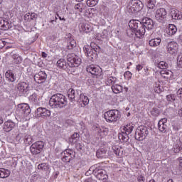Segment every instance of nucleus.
Here are the masks:
<instances>
[{"label":"nucleus","mask_w":182,"mask_h":182,"mask_svg":"<svg viewBox=\"0 0 182 182\" xmlns=\"http://www.w3.org/2000/svg\"><path fill=\"white\" fill-rule=\"evenodd\" d=\"M30 100H31V102L33 103H38V95L36 93L33 94L31 96H30Z\"/></svg>","instance_id":"nucleus-48"},{"label":"nucleus","mask_w":182,"mask_h":182,"mask_svg":"<svg viewBox=\"0 0 182 182\" xmlns=\"http://www.w3.org/2000/svg\"><path fill=\"white\" fill-rule=\"evenodd\" d=\"M73 159H75V155H73L72 156H63L61 160L64 163H70V161L73 160Z\"/></svg>","instance_id":"nucleus-44"},{"label":"nucleus","mask_w":182,"mask_h":182,"mask_svg":"<svg viewBox=\"0 0 182 182\" xmlns=\"http://www.w3.org/2000/svg\"><path fill=\"white\" fill-rule=\"evenodd\" d=\"M114 80H116V77H110L109 78H108V83L111 85H114Z\"/></svg>","instance_id":"nucleus-54"},{"label":"nucleus","mask_w":182,"mask_h":182,"mask_svg":"<svg viewBox=\"0 0 182 182\" xmlns=\"http://www.w3.org/2000/svg\"><path fill=\"white\" fill-rule=\"evenodd\" d=\"M14 63L16 65H19V63H22V57L20 56L19 54H13L11 55Z\"/></svg>","instance_id":"nucleus-34"},{"label":"nucleus","mask_w":182,"mask_h":182,"mask_svg":"<svg viewBox=\"0 0 182 182\" xmlns=\"http://www.w3.org/2000/svg\"><path fill=\"white\" fill-rule=\"evenodd\" d=\"M9 176H11V171L4 168H0V178H6Z\"/></svg>","instance_id":"nucleus-29"},{"label":"nucleus","mask_w":182,"mask_h":182,"mask_svg":"<svg viewBox=\"0 0 182 182\" xmlns=\"http://www.w3.org/2000/svg\"><path fill=\"white\" fill-rule=\"evenodd\" d=\"M11 28V23L7 18L0 17V29L1 31H8Z\"/></svg>","instance_id":"nucleus-19"},{"label":"nucleus","mask_w":182,"mask_h":182,"mask_svg":"<svg viewBox=\"0 0 182 182\" xmlns=\"http://www.w3.org/2000/svg\"><path fill=\"white\" fill-rule=\"evenodd\" d=\"M176 32L177 27L174 26V24H169L166 29V33L169 35V36H173V35H176Z\"/></svg>","instance_id":"nucleus-26"},{"label":"nucleus","mask_w":182,"mask_h":182,"mask_svg":"<svg viewBox=\"0 0 182 182\" xmlns=\"http://www.w3.org/2000/svg\"><path fill=\"white\" fill-rule=\"evenodd\" d=\"M5 77L6 79H8L9 82H15V80H16V77L11 70L6 71L5 73Z\"/></svg>","instance_id":"nucleus-28"},{"label":"nucleus","mask_w":182,"mask_h":182,"mask_svg":"<svg viewBox=\"0 0 182 182\" xmlns=\"http://www.w3.org/2000/svg\"><path fill=\"white\" fill-rule=\"evenodd\" d=\"M178 114L181 117H182V108L178 110Z\"/></svg>","instance_id":"nucleus-64"},{"label":"nucleus","mask_w":182,"mask_h":182,"mask_svg":"<svg viewBox=\"0 0 182 182\" xmlns=\"http://www.w3.org/2000/svg\"><path fill=\"white\" fill-rule=\"evenodd\" d=\"M141 69H143V65H141L140 64L136 65V70H137L138 72H140V70H141Z\"/></svg>","instance_id":"nucleus-58"},{"label":"nucleus","mask_w":182,"mask_h":182,"mask_svg":"<svg viewBox=\"0 0 182 182\" xmlns=\"http://www.w3.org/2000/svg\"><path fill=\"white\" fill-rule=\"evenodd\" d=\"M80 95H82V91L77 90L75 91L73 88H70L68 92V97L70 102V103H73V102H77L79 97H80Z\"/></svg>","instance_id":"nucleus-11"},{"label":"nucleus","mask_w":182,"mask_h":182,"mask_svg":"<svg viewBox=\"0 0 182 182\" xmlns=\"http://www.w3.org/2000/svg\"><path fill=\"white\" fill-rule=\"evenodd\" d=\"M151 114H152V116H155L156 117H157V116L160 114V109H159V108L157 107H154L151 111Z\"/></svg>","instance_id":"nucleus-46"},{"label":"nucleus","mask_w":182,"mask_h":182,"mask_svg":"<svg viewBox=\"0 0 182 182\" xmlns=\"http://www.w3.org/2000/svg\"><path fill=\"white\" fill-rule=\"evenodd\" d=\"M41 56H42V58H47L48 54H46V53H45V52H42L41 53Z\"/></svg>","instance_id":"nucleus-62"},{"label":"nucleus","mask_w":182,"mask_h":182,"mask_svg":"<svg viewBox=\"0 0 182 182\" xmlns=\"http://www.w3.org/2000/svg\"><path fill=\"white\" fill-rule=\"evenodd\" d=\"M85 55L87 56L89 60L95 62L97 59V54L100 53L102 48L95 43H91L90 46H85L83 48Z\"/></svg>","instance_id":"nucleus-3"},{"label":"nucleus","mask_w":182,"mask_h":182,"mask_svg":"<svg viewBox=\"0 0 182 182\" xmlns=\"http://www.w3.org/2000/svg\"><path fill=\"white\" fill-rule=\"evenodd\" d=\"M160 43H161V38H156L154 39H151L149 41V45L151 46H154V47L159 46V45H160Z\"/></svg>","instance_id":"nucleus-37"},{"label":"nucleus","mask_w":182,"mask_h":182,"mask_svg":"<svg viewBox=\"0 0 182 182\" xmlns=\"http://www.w3.org/2000/svg\"><path fill=\"white\" fill-rule=\"evenodd\" d=\"M112 150L114 154H116L119 157H122V156H123V148L119 146H112Z\"/></svg>","instance_id":"nucleus-31"},{"label":"nucleus","mask_w":182,"mask_h":182,"mask_svg":"<svg viewBox=\"0 0 182 182\" xmlns=\"http://www.w3.org/2000/svg\"><path fill=\"white\" fill-rule=\"evenodd\" d=\"M77 103H82L81 107H85L89 105V97L81 92L80 97L77 99Z\"/></svg>","instance_id":"nucleus-22"},{"label":"nucleus","mask_w":182,"mask_h":182,"mask_svg":"<svg viewBox=\"0 0 182 182\" xmlns=\"http://www.w3.org/2000/svg\"><path fill=\"white\" fill-rule=\"evenodd\" d=\"M149 136V129L147 127L141 125L137 127L135 132V139L139 141H142Z\"/></svg>","instance_id":"nucleus-7"},{"label":"nucleus","mask_w":182,"mask_h":182,"mask_svg":"<svg viewBox=\"0 0 182 182\" xmlns=\"http://www.w3.org/2000/svg\"><path fill=\"white\" fill-rule=\"evenodd\" d=\"M79 28L80 32H85V33H89L92 31V27L87 23H80Z\"/></svg>","instance_id":"nucleus-25"},{"label":"nucleus","mask_w":182,"mask_h":182,"mask_svg":"<svg viewBox=\"0 0 182 182\" xmlns=\"http://www.w3.org/2000/svg\"><path fill=\"white\" fill-rule=\"evenodd\" d=\"M98 133L102 134L101 136H107L109 134V129L102 128L98 130Z\"/></svg>","instance_id":"nucleus-45"},{"label":"nucleus","mask_w":182,"mask_h":182,"mask_svg":"<svg viewBox=\"0 0 182 182\" xmlns=\"http://www.w3.org/2000/svg\"><path fill=\"white\" fill-rule=\"evenodd\" d=\"M143 9V3L140 0H131L127 6V11L129 15L140 12Z\"/></svg>","instance_id":"nucleus-5"},{"label":"nucleus","mask_w":182,"mask_h":182,"mask_svg":"<svg viewBox=\"0 0 182 182\" xmlns=\"http://www.w3.org/2000/svg\"><path fill=\"white\" fill-rule=\"evenodd\" d=\"M167 17V10L164 8L158 9L156 11L155 18L160 22V23H164L166 22V18Z\"/></svg>","instance_id":"nucleus-10"},{"label":"nucleus","mask_w":182,"mask_h":182,"mask_svg":"<svg viewBox=\"0 0 182 182\" xmlns=\"http://www.w3.org/2000/svg\"><path fill=\"white\" fill-rule=\"evenodd\" d=\"M176 93L178 99H181V100H182V88L179 89Z\"/></svg>","instance_id":"nucleus-55"},{"label":"nucleus","mask_w":182,"mask_h":182,"mask_svg":"<svg viewBox=\"0 0 182 182\" xmlns=\"http://www.w3.org/2000/svg\"><path fill=\"white\" fill-rule=\"evenodd\" d=\"M129 26L132 29V32L135 33L136 38L141 39L146 33V29L141 21L131 20L129 23Z\"/></svg>","instance_id":"nucleus-4"},{"label":"nucleus","mask_w":182,"mask_h":182,"mask_svg":"<svg viewBox=\"0 0 182 182\" xmlns=\"http://www.w3.org/2000/svg\"><path fill=\"white\" fill-rule=\"evenodd\" d=\"M4 83V78L2 77V75L0 74V85H2Z\"/></svg>","instance_id":"nucleus-63"},{"label":"nucleus","mask_w":182,"mask_h":182,"mask_svg":"<svg viewBox=\"0 0 182 182\" xmlns=\"http://www.w3.org/2000/svg\"><path fill=\"white\" fill-rule=\"evenodd\" d=\"M75 9H77L79 12H82L83 9L82 8V4L78 3L75 6Z\"/></svg>","instance_id":"nucleus-52"},{"label":"nucleus","mask_w":182,"mask_h":182,"mask_svg":"<svg viewBox=\"0 0 182 182\" xmlns=\"http://www.w3.org/2000/svg\"><path fill=\"white\" fill-rule=\"evenodd\" d=\"M46 79H48V75L45 71H40L34 75V80L38 84L44 83V82H46Z\"/></svg>","instance_id":"nucleus-15"},{"label":"nucleus","mask_w":182,"mask_h":182,"mask_svg":"<svg viewBox=\"0 0 182 182\" xmlns=\"http://www.w3.org/2000/svg\"><path fill=\"white\" fill-rule=\"evenodd\" d=\"M96 156L97 159H103V157H106V150L103 148L98 149L96 152Z\"/></svg>","instance_id":"nucleus-38"},{"label":"nucleus","mask_w":182,"mask_h":182,"mask_svg":"<svg viewBox=\"0 0 182 182\" xmlns=\"http://www.w3.org/2000/svg\"><path fill=\"white\" fill-rule=\"evenodd\" d=\"M17 89L21 95L28 96L29 95V90H31V86L29 85V82H20L17 85Z\"/></svg>","instance_id":"nucleus-12"},{"label":"nucleus","mask_w":182,"mask_h":182,"mask_svg":"<svg viewBox=\"0 0 182 182\" xmlns=\"http://www.w3.org/2000/svg\"><path fill=\"white\" fill-rule=\"evenodd\" d=\"M98 2H99V0H87V5L88 6H95V5H97Z\"/></svg>","instance_id":"nucleus-47"},{"label":"nucleus","mask_w":182,"mask_h":182,"mask_svg":"<svg viewBox=\"0 0 182 182\" xmlns=\"http://www.w3.org/2000/svg\"><path fill=\"white\" fill-rule=\"evenodd\" d=\"M166 100L167 102L173 103L174 107H177V106H178V100H177L176 96L174 94L168 95L166 96Z\"/></svg>","instance_id":"nucleus-24"},{"label":"nucleus","mask_w":182,"mask_h":182,"mask_svg":"<svg viewBox=\"0 0 182 182\" xmlns=\"http://www.w3.org/2000/svg\"><path fill=\"white\" fill-rule=\"evenodd\" d=\"M179 170L180 171H182V159H180L179 161Z\"/></svg>","instance_id":"nucleus-61"},{"label":"nucleus","mask_w":182,"mask_h":182,"mask_svg":"<svg viewBox=\"0 0 182 182\" xmlns=\"http://www.w3.org/2000/svg\"><path fill=\"white\" fill-rule=\"evenodd\" d=\"M166 49L170 55H174L178 50V44L175 41H171L167 44Z\"/></svg>","instance_id":"nucleus-17"},{"label":"nucleus","mask_w":182,"mask_h":182,"mask_svg":"<svg viewBox=\"0 0 182 182\" xmlns=\"http://www.w3.org/2000/svg\"><path fill=\"white\" fill-rule=\"evenodd\" d=\"M104 117L107 123H115V122L120 120L122 115L120 114V111L117 109H110L105 112Z\"/></svg>","instance_id":"nucleus-6"},{"label":"nucleus","mask_w":182,"mask_h":182,"mask_svg":"<svg viewBox=\"0 0 182 182\" xmlns=\"http://www.w3.org/2000/svg\"><path fill=\"white\" fill-rule=\"evenodd\" d=\"M94 176H95L98 180H106V178H107V174L106 171L100 168H96L94 170Z\"/></svg>","instance_id":"nucleus-16"},{"label":"nucleus","mask_w":182,"mask_h":182,"mask_svg":"<svg viewBox=\"0 0 182 182\" xmlns=\"http://www.w3.org/2000/svg\"><path fill=\"white\" fill-rule=\"evenodd\" d=\"M155 92H156V93H161V92H163V89H161V88L157 87L155 89Z\"/></svg>","instance_id":"nucleus-60"},{"label":"nucleus","mask_w":182,"mask_h":182,"mask_svg":"<svg viewBox=\"0 0 182 182\" xmlns=\"http://www.w3.org/2000/svg\"><path fill=\"white\" fill-rule=\"evenodd\" d=\"M24 143L26 144H32L33 143V138L31 135H26L24 137Z\"/></svg>","instance_id":"nucleus-42"},{"label":"nucleus","mask_w":182,"mask_h":182,"mask_svg":"<svg viewBox=\"0 0 182 182\" xmlns=\"http://www.w3.org/2000/svg\"><path fill=\"white\" fill-rule=\"evenodd\" d=\"M68 38H70V39L68 41V44H67V48L69 50H72L73 49V48H76V41H75L73 38H72V34H68Z\"/></svg>","instance_id":"nucleus-27"},{"label":"nucleus","mask_w":182,"mask_h":182,"mask_svg":"<svg viewBox=\"0 0 182 182\" xmlns=\"http://www.w3.org/2000/svg\"><path fill=\"white\" fill-rule=\"evenodd\" d=\"M167 119L166 118L161 119L158 123V129L162 133H166L167 132Z\"/></svg>","instance_id":"nucleus-21"},{"label":"nucleus","mask_w":182,"mask_h":182,"mask_svg":"<svg viewBox=\"0 0 182 182\" xmlns=\"http://www.w3.org/2000/svg\"><path fill=\"white\" fill-rule=\"evenodd\" d=\"M134 129V127L133 126V124H127L125 126H124L123 129H122V132H124V133L127 134H130V133H132V132H133V129Z\"/></svg>","instance_id":"nucleus-32"},{"label":"nucleus","mask_w":182,"mask_h":182,"mask_svg":"<svg viewBox=\"0 0 182 182\" xmlns=\"http://www.w3.org/2000/svg\"><path fill=\"white\" fill-rule=\"evenodd\" d=\"M62 156L72 157V156H75V152L70 149H66L61 153Z\"/></svg>","instance_id":"nucleus-41"},{"label":"nucleus","mask_w":182,"mask_h":182,"mask_svg":"<svg viewBox=\"0 0 182 182\" xmlns=\"http://www.w3.org/2000/svg\"><path fill=\"white\" fill-rule=\"evenodd\" d=\"M132 73L130 71H127L124 73V76L125 77V79H127V80H130V79H132Z\"/></svg>","instance_id":"nucleus-49"},{"label":"nucleus","mask_w":182,"mask_h":182,"mask_svg":"<svg viewBox=\"0 0 182 182\" xmlns=\"http://www.w3.org/2000/svg\"><path fill=\"white\" fill-rule=\"evenodd\" d=\"M31 19L33 20V19H36V18H38V14H35V13H32L30 16Z\"/></svg>","instance_id":"nucleus-57"},{"label":"nucleus","mask_w":182,"mask_h":182,"mask_svg":"<svg viewBox=\"0 0 182 182\" xmlns=\"http://www.w3.org/2000/svg\"><path fill=\"white\" fill-rule=\"evenodd\" d=\"M157 68H159V69H167L168 68V64L166 63V61H161L156 65Z\"/></svg>","instance_id":"nucleus-43"},{"label":"nucleus","mask_w":182,"mask_h":182,"mask_svg":"<svg viewBox=\"0 0 182 182\" xmlns=\"http://www.w3.org/2000/svg\"><path fill=\"white\" fill-rule=\"evenodd\" d=\"M14 127H15V122L8 120L4 122L3 129L4 132H9L14 129Z\"/></svg>","instance_id":"nucleus-23"},{"label":"nucleus","mask_w":182,"mask_h":182,"mask_svg":"<svg viewBox=\"0 0 182 182\" xmlns=\"http://www.w3.org/2000/svg\"><path fill=\"white\" fill-rule=\"evenodd\" d=\"M181 150V147H180V146H178V144H176L175 146H173L174 153H180Z\"/></svg>","instance_id":"nucleus-53"},{"label":"nucleus","mask_w":182,"mask_h":182,"mask_svg":"<svg viewBox=\"0 0 182 182\" xmlns=\"http://www.w3.org/2000/svg\"><path fill=\"white\" fill-rule=\"evenodd\" d=\"M67 60L63 58H60L57 61V66L61 69L69 70L70 68H78L80 63H82V59L75 54L71 53L67 55Z\"/></svg>","instance_id":"nucleus-1"},{"label":"nucleus","mask_w":182,"mask_h":182,"mask_svg":"<svg viewBox=\"0 0 182 182\" xmlns=\"http://www.w3.org/2000/svg\"><path fill=\"white\" fill-rule=\"evenodd\" d=\"M112 90L115 94L120 93L123 91V87L120 85H112Z\"/></svg>","instance_id":"nucleus-39"},{"label":"nucleus","mask_w":182,"mask_h":182,"mask_svg":"<svg viewBox=\"0 0 182 182\" xmlns=\"http://www.w3.org/2000/svg\"><path fill=\"white\" fill-rule=\"evenodd\" d=\"M45 147V142L42 141H37L30 146V151L33 156H38L43 151Z\"/></svg>","instance_id":"nucleus-8"},{"label":"nucleus","mask_w":182,"mask_h":182,"mask_svg":"<svg viewBox=\"0 0 182 182\" xmlns=\"http://www.w3.org/2000/svg\"><path fill=\"white\" fill-rule=\"evenodd\" d=\"M160 74L161 76L164 77V79H170V77L173 76V72L170 70H161Z\"/></svg>","instance_id":"nucleus-33"},{"label":"nucleus","mask_w":182,"mask_h":182,"mask_svg":"<svg viewBox=\"0 0 182 182\" xmlns=\"http://www.w3.org/2000/svg\"><path fill=\"white\" fill-rule=\"evenodd\" d=\"M118 137L120 140H122L124 143H127L129 141V134H126L124 132L119 133Z\"/></svg>","instance_id":"nucleus-36"},{"label":"nucleus","mask_w":182,"mask_h":182,"mask_svg":"<svg viewBox=\"0 0 182 182\" xmlns=\"http://www.w3.org/2000/svg\"><path fill=\"white\" fill-rule=\"evenodd\" d=\"M141 21L145 30L147 29V31H151V29L154 28V21L153 19L148 17H144Z\"/></svg>","instance_id":"nucleus-14"},{"label":"nucleus","mask_w":182,"mask_h":182,"mask_svg":"<svg viewBox=\"0 0 182 182\" xmlns=\"http://www.w3.org/2000/svg\"><path fill=\"white\" fill-rule=\"evenodd\" d=\"M144 70L145 72L144 73L145 76H149L150 75V72H149V68H145L144 69Z\"/></svg>","instance_id":"nucleus-59"},{"label":"nucleus","mask_w":182,"mask_h":182,"mask_svg":"<svg viewBox=\"0 0 182 182\" xmlns=\"http://www.w3.org/2000/svg\"><path fill=\"white\" fill-rule=\"evenodd\" d=\"M18 107L20 109V112L26 114V116L31 114V107L28 104H19Z\"/></svg>","instance_id":"nucleus-20"},{"label":"nucleus","mask_w":182,"mask_h":182,"mask_svg":"<svg viewBox=\"0 0 182 182\" xmlns=\"http://www.w3.org/2000/svg\"><path fill=\"white\" fill-rule=\"evenodd\" d=\"M75 147L78 151H81V150L85 149V146L80 143L76 144Z\"/></svg>","instance_id":"nucleus-51"},{"label":"nucleus","mask_w":182,"mask_h":182,"mask_svg":"<svg viewBox=\"0 0 182 182\" xmlns=\"http://www.w3.org/2000/svg\"><path fill=\"white\" fill-rule=\"evenodd\" d=\"M137 180L139 182H144L145 178H144V176L141 175L138 176Z\"/></svg>","instance_id":"nucleus-56"},{"label":"nucleus","mask_w":182,"mask_h":182,"mask_svg":"<svg viewBox=\"0 0 182 182\" xmlns=\"http://www.w3.org/2000/svg\"><path fill=\"white\" fill-rule=\"evenodd\" d=\"M146 4L148 9L153 11L156 8V0H146Z\"/></svg>","instance_id":"nucleus-35"},{"label":"nucleus","mask_w":182,"mask_h":182,"mask_svg":"<svg viewBox=\"0 0 182 182\" xmlns=\"http://www.w3.org/2000/svg\"><path fill=\"white\" fill-rule=\"evenodd\" d=\"M35 117L37 119L50 117V110L43 107H38L35 112Z\"/></svg>","instance_id":"nucleus-9"},{"label":"nucleus","mask_w":182,"mask_h":182,"mask_svg":"<svg viewBox=\"0 0 182 182\" xmlns=\"http://www.w3.org/2000/svg\"><path fill=\"white\" fill-rule=\"evenodd\" d=\"M87 72L91 73V75H94V76H97V77H100L102 73V68L95 65H88L87 67Z\"/></svg>","instance_id":"nucleus-13"},{"label":"nucleus","mask_w":182,"mask_h":182,"mask_svg":"<svg viewBox=\"0 0 182 182\" xmlns=\"http://www.w3.org/2000/svg\"><path fill=\"white\" fill-rule=\"evenodd\" d=\"M169 16H171L172 19H175L176 21H180V19H182L181 11H178L177 9L175 8L170 9Z\"/></svg>","instance_id":"nucleus-18"},{"label":"nucleus","mask_w":182,"mask_h":182,"mask_svg":"<svg viewBox=\"0 0 182 182\" xmlns=\"http://www.w3.org/2000/svg\"><path fill=\"white\" fill-rule=\"evenodd\" d=\"M177 65L178 68H182V55H179L177 58Z\"/></svg>","instance_id":"nucleus-50"},{"label":"nucleus","mask_w":182,"mask_h":182,"mask_svg":"<svg viewBox=\"0 0 182 182\" xmlns=\"http://www.w3.org/2000/svg\"><path fill=\"white\" fill-rule=\"evenodd\" d=\"M38 170H41V171H48V170L50 168V166H49V164L46 163H43V164H40L38 166Z\"/></svg>","instance_id":"nucleus-40"},{"label":"nucleus","mask_w":182,"mask_h":182,"mask_svg":"<svg viewBox=\"0 0 182 182\" xmlns=\"http://www.w3.org/2000/svg\"><path fill=\"white\" fill-rule=\"evenodd\" d=\"M68 105V98L61 93L53 95L49 100V106L52 109H63Z\"/></svg>","instance_id":"nucleus-2"},{"label":"nucleus","mask_w":182,"mask_h":182,"mask_svg":"<svg viewBox=\"0 0 182 182\" xmlns=\"http://www.w3.org/2000/svg\"><path fill=\"white\" fill-rule=\"evenodd\" d=\"M79 139H80V135L77 132H75L69 138V141L71 144H75L79 141Z\"/></svg>","instance_id":"nucleus-30"}]
</instances>
